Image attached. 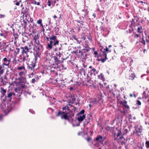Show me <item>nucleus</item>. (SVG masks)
Here are the masks:
<instances>
[{
    "instance_id": "1",
    "label": "nucleus",
    "mask_w": 149,
    "mask_h": 149,
    "mask_svg": "<svg viewBox=\"0 0 149 149\" xmlns=\"http://www.w3.org/2000/svg\"><path fill=\"white\" fill-rule=\"evenodd\" d=\"M102 51L100 54V56L101 58L99 59L98 61H101L102 63H104L108 58L107 57V54L109 52H111V50H109L106 47V48L102 50V49H100Z\"/></svg>"
},
{
    "instance_id": "2",
    "label": "nucleus",
    "mask_w": 149,
    "mask_h": 149,
    "mask_svg": "<svg viewBox=\"0 0 149 149\" xmlns=\"http://www.w3.org/2000/svg\"><path fill=\"white\" fill-rule=\"evenodd\" d=\"M78 116H79L77 119L74 118L73 121L72 123V125L73 127L79 126L80 123L86 117L85 115Z\"/></svg>"
},
{
    "instance_id": "3",
    "label": "nucleus",
    "mask_w": 149,
    "mask_h": 149,
    "mask_svg": "<svg viewBox=\"0 0 149 149\" xmlns=\"http://www.w3.org/2000/svg\"><path fill=\"white\" fill-rule=\"evenodd\" d=\"M68 113L64 111H59L58 112L57 114H56L57 116H61L62 119H64L65 120H67L68 121L72 124L74 118H68Z\"/></svg>"
},
{
    "instance_id": "4",
    "label": "nucleus",
    "mask_w": 149,
    "mask_h": 149,
    "mask_svg": "<svg viewBox=\"0 0 149 149\" xmlns=\"http://www.w3.org/2000/svg\"><path fill=\"white\" fill-rule=\"evenodd\" d=\"M25 84V82L24 81L21 80H20L19 82L16 84L17 87L15 89V91L17 92L22 90L23 91H24L26 87Z\"/></svg>"
},
{
    "instance_id": "5",
    "label": "nucleus",
    "mask_w": 149,
    "mask_h": 149,
    "mask_svg": "<svg viewBox=\"0 0 149 149\" xmlns=\"http://www.w3.org/2000/svg\"><path fill=\"white\" fill-rule=\"evenodd\" d=\"M54 61V63L53 64V66L54 68H56L58 67V65L62 63H63V61H61L59 60V58H58L55 56L53 57Z\"/></svg>"
},
{
    "instance_id": "6",
    "label": "nucleus",
    "mask_w": 149,
    "mask_h": 149,
    "mask_svg": "<svg viewBox=\"0 0 149 149\" xmlns=\"http://www.w3.org/2000/svg\"><path fill=\"white\" fill-rule=\"evenodd\" d=\"M90 49L89 48L86 47L82 49V51L83 54V59H86L88 57L87 55H88V52L90 51Z\"/></svg>"
},
{
    "instance_id": "7",
    "label": "nucleus",
    "mask_w": 149,
    "mask_h": 149,
    "mask_svg": "<svg viewBox=\"0 0 149 149\" xmlns=\"http://www.w3.org/2000/svg\"><path fill=\"white\" fill-rule=\"evenodd\" d=\"M21 101V99L20 98H18L14 102H12V104H11L10 106V108L11 109H13L15 107V105L16 104L19 105L20 104V102Z\"/></svg>"
},
{
    "instance_id": "8",
    "label": "nucleus",
    "mask_w": 149,
    "mask_h": 149,
    "mask_svg": "<svg viewBox=\"0 0 149 149\" xmlns=\"http://www.w3.org/2000/svg\"><path fill=\"white\" fill-rule=\"evenodd\" d=\"M11 60L10 58L8 57H5L2 60V65L8 66Z\"/></svg>"
},
{
    "instance_id": "9",
    "label": "nucleus",
    "mask_w": 149,
    "mask_h": 149,
    "mask_svg": "<svg viewBox=\"0 0 149 149\" xmlns=\"http://www.w3.org/2000/svg\"><path fill=\"white\" fill-rule=\"evenodd\" d=\"M20 48L22 49L21 53L22 54H28V53L29 52L30 49L27 46H26L23 47H20Z\"/></svg>"
},
{
    "instance_id": "10",
    "label": "nucleus",
    "mask_w": 149,
    "mask_h": 149,
    "mask_svg": "<svg viewBox=\"0 0 149 149\" xmlns=\"http://www.w3.org/2000/svg\"><path fill=\"white\" fill-rule=\"evenodd\" d=\"M36 65L35 63L32 62L30 64L28 65V69L29 70L34 71Z\"/></svg>"
},
{
    "instance_id": "11",
    "label": "nucleus",
    "mask_w": 149,
    "mask_h": 149,
    "mask_svg": "<svg viewBox=\"0 0 149 149\" xmlns=\"http://www.w3.org/2000/svg\"><path fill=\"white\" fill-rule=\"evenodd\" d=\"M73 53H74L77 56L78 58L81 57L83 59V54L82 50H79L78 51L77 50L74 51Z\"/></svg>"
},
{
    "instance_id": "12",
    "label": "nucleus",
    "mask_w": 149,
    "mask_h": 149,
    "mask_svg": "<svg viewBox=\"0 0 149 149\" xmlns=\"http://www.w3.org/2000/svg\"><path fill=\"white\" fill-rule=\"evenodd\" d=\"M95 140L98 143L102 144L103 143V142L104 140V138H103L102 136L99 135L97 136L96 137Z\"/></svg>"
},
{
    "instance_id": "13",
    "label": "nucleus",
    "mask_w": 149,
    "mask_h": 149,
    "mask_svg": "<svg viewBox=\"0 0 149 149\" xmlns=\"http://www.w3.org/2000/svg\"><path fill=\"white\" fill-rule=\"evenodd\" d=\"M13 95H14V94L12 93V92H10L9 93H8L7 95H6L5 96V100L6 101H9L10 102L12 99L11 97Z\"/></svg>"
},
{
    "instance_id": "14",
    "label": "nucleus",
    "mask_w": 149,
    "mask_h": 149,
    "mask_svg": "<svg viewBox=\"0 0 149 149\" xmlns=\"http://www.w3.org/2000/svg\"><path fill=\"white\" fill-rule=\"evenodd\" d=\"M40 44H35L33 49L35 50V53L37 52L39 53V45Z\"/></svg>"
},
{
    "instance_id": "15",
    "label": "nucleus",
    "mask_w": 149,
    "mask_h": 149,
    "mask_svg": "<svg viewBox=\"0 0 149 149\" xmlns=\"http://www.w3.org/2000/svg\"><path fill=\"white\" fill-rule=\"evenodd\" d=\"M96 69L95 68H93L89 72H88L87 75H91L92 74H94L95 75V73H96Z\"/></svg>"
},
{
    "instance_id": "16",
    "label": "nucleus",
    "mask_w": 149,
    "mask_h": 149,
    "mask_svg": "<svg viewBox=\"0 0 149 149\" xmlns=\"http://www.w3.org/2000/svg\"><path fill=\"white\" fill-rule=\"evenodd\" d=\"M22 55L23 56V57L22 59V60L24 62L28 60V57H29V55L28 54H22Z\"/></svg>"
},
{
    "instance_id": "17",
    "label": "nucleus",
    "mask_w": 149,
    "mask_h": 149,
    "mask_svg": "<svg viewBox=\"0 0 149 149\" xmlns=\"http://www.w3.org/2000/svg\"><path fill=\"white\" fill-rule=\"evenodd\" d=\"M34 58L33 59V61L32 62L36 63L38 58L39 57L38 53H37V52L35 53V52H34Z\"/></svg>"
},
{
    "instance_id": "18",
    "label": "nucleus",
    "mask_w": 149,
    "mask_h": 149,
    "mask_svg": "<svg viewBox=\"0 0 149 149\" xmlns=\"http://www.w3.org/2000/svg\"><path fill=\"white\" fill-rule=\"evenodd\" d=\"M0 91L2 93L1 97L4 96L6 95L5 93H6V90L4 89L3 87L0 88Z\"/></svg>"
},
{
    "instance_id": "19",
    "label": "nucleus",
    "mask_w": 149,
    "mask_h": 149,
    "mask_svg": "<svg viewBox=\"0 0 149 149\" xmlns=\"http://www.w3.org/2000/svg\"><path fill=\"white\" fill-rule=\"evenodd\" d=\"M17 47V45H16ZM21 49L20 47V48H18L17 47H16L15 48V50L14 51V54L15 56H16L19 53L20 51V49Z\"/></svg>"
},
{
    "instance_id": "20",
    "label": "nucleus",
    "mask_w": 149,
    "mask_h": 149,
    "mask_svg": "<svg viewBox=\"0 0 149 149\" xmlns=\"http://www.w3.org/2000/svg\"><path fill=\"white\" fill-rule=\"evenodd\" d=\"M127 101L126 100H124L123 102L121 101L120 102V104L122 105L125 107L127 109L129 108V106L127 104Z\"/></svg>"
},
{
    "instance_id": "21",
    "label": "nucleus",
    "mask_w": 149,
    "mask_h": 149,
    "mask_svg": "<svg viewBox=\"0 0 149 149\" xmlns=\"http://www.w3.org/2000/svg\"><path fill=\"white\" fill-rule=\"evenodd\" d=\"M71 95V97L70 96V97H71L70 100H69L70 101V102H71V104H72L74 102V101H75L76 99V97L73 95Z\"/></svg>"
},
{
    "instance_id": "22",
    "label": "nucleus",
    "mask_w": 149,
    "mask_h": 149,
    "mask_svg": "<svg viewBox=\"0 0 149 149\" xmlns=\"http://www.w3.org/2000/svg\"><path fill=\"white\" fill-rule=\"evenodd\" d=\"M91 117L90 116V115L88 116H87V118L88 119H87L86 120V121H85L84 123V125H87L90 122V119H91Z\"/></svg>"
},
{
    "instance_id": "23",
    "label": "nucleus",
    "mask_w": 149,
    "mask_h": 149,
    "mask_svg": "<svg viewBox=\"0 0 149 149\" xmlns=\"http://www.w3.org/2000/svg\"><path fill=\"white\" fill-rule=\"evenodd\" d=\"M139 42L141 43L143 46H145L146 44V41L144 39V37L143 36L141 38H140L139 39Z\"/></svg>"
},
{
    "instance_id": "24",
    "label": "nucleus",
    "mask_w": 149,
    "mask_h": 149,
    "mask_svg": "<svg viewBox=\"0 0 149 149\" xmlns=\"http://www.w3.org/2000/svg\"><path fill=\"white\" fill-rule=\"evenodd\" d=\"M38 35L36 36L35 35L33 38V40H34V42L36 44H40V42L37 40L38 39Z\"/></svg>"
},
{
    "instance_id": "25",
    "label": "nucleus",
    "mask_w": 149,
    "mask_h": 149,
    "mask_svg": "<svg viewBox=\"0 0 149 149\" xmlns=\"http://www.w3.org/2000/svg\"><path fill=\"white\" fill-rule=\"evenodd\" d=\"M28 9L26 7L25 8H22V13H23V15L26 14V13L28 12Z\"/></svg>"
},
{
    "instance_id": "26",
    "label": "nucleus",
    "mask_w": 149,
    "mask_h": 149,
    "mask_svg": "<svg viewBox=\"0 0 149 149\" xmlns=\"http://www.w3.org/2000/svg\"><path fill=\"white\" fill-rule=\"evenodd\" d=\"M55 99L54 98L51 97L50 99V104H54L55 102Z\"/></svg>"
},
{
    "instance_id": "27",
    "label": "nucleus",
    "mask_w": 149,
    "mask_h": 149,
    "mask_svg": "<svg viewBox=\"0 0 149 149\" xmlns=\"http://www.w3.org/2000/svg\"><path fill=\"white\" fill-rule=\"evenodd\" d=\"M58 52H61V50H62V45L61 44H60L58 45L57 47Z\"/></svg>"
},
{
    "instance_id": "28",
    "label": "nucleus",
    "mask_w": 149,
    "mask_h": 149,
    "mask_svg": "<svg viewBox=\"0 0 149 149\" xmlns=\"http://www.w3.org/2000/svg\"><path fill=\"white\" fill-rule=\"evenodd\" d=\"M24 93L25 94H28L29 95H31V92L30 91H29V89L27 88H24Z\"/></svg>"
},
{
    "instance_id": "29",
    "label": "nucleus",
    "mask_w": 149,
    "mask_h": 149,
    "mask_svg": "<svg viewBox=\"0 0 149 149\" xmlns=\"http://www.w3.org/2000/svg\"><path fill=\"white\" fill-rule=\"evenodd\" d=\"M74 116V114L72 112H70L68 114V118H73Z\"/></svg>"
},
{
    "instance_id": "30",
    "label": "nucleus",
    "mask_w": 149,
    "mask_h": 149,
    "mask_svg": "<svg viewBox=\"0 0 149 149\" xmlns=\"http://www.w3.org/2000/svg\"><path fill=\"white\" fill-rule=\"evenodd\" d=\"M143 30L142 27L141 26H139L137 28V32L139 33H141L142 32Z\"/></svg>"
},
{
    "instance_id": "31",
    "label": "nucleus",
    "mask_w": 149,
    "mask_h": 149,
    "mask_svg": "<svg viewBox=\"0 0 149 149\" xmlns=\"http://www.w3.org/2000/svg\"><path fill=\"white\" fill-rule=\"evenodd\" d=\"M56 38L57 37L56 36L54 35H52L51 37L49 38V40L55 41L57 40Z\"/></svg>"
},
{
    "instance_id": "32",
    "label": "nucleus",
    "mask_w": 149,
    "mask_h": 149,
    "mask_svg": "<svg viewBox=\"0 0 149 149\" xmlns=\"http://www.w3.org/2000/svg\"><path fill=\"white\" fill-rule=\"evenodd\" d=\"M63 111L65 110V112H66L67 111H69L70 109L68 106H65L63 108Z\"/></svg>"
},
{
    "instance_id": "33",
    "label": "nucleus",
    "mask_w": 149,
    "mask_h": 149,
    "mask_svg": "<svg viewBox=\"0 0 149 149\" xmlns=\"http://www.w3.org/2000/svg\"><path fill=\"white\" fill-rule=\"evenodd\" d=\"M82 13L84 16L88 14V12L86 10H82Z\"/></svg>"
},
{
    "instance_id": "34",
    "label": "nucleus",
    "mask_w": 149,
    "mask_h": 149,
    "mask_svg": "<svg viewBox=\"0 0 149 149\" xmlns=\"http://www.w3.org/2000/svg\"><path fill=\"white\" fill-rule=\"evenodd\" d=\"M56 56H55L56 57L58 58H60L61 56V52H58L56 53Z\"/></svg>"
},
{
    "instance_id": "35",
    "label": "nucleus",
    "mask_w": 149,
    "mask_h": 149,
    "mask_svg": "<svg viewBox=\"0 0 149 149\" xmlns=\"http://www.w3.org/2000/svg\"><path fill=\"white\" fill-rule=\"evenodd\" d=\"M135 75L134 74H131L129 76V79L133 80L135 77Z\"/></svg>"
},
{
    "instance_id": "36",
    "label": "nucleus",
    "mask_w": 149,
    "mask_h": 149,
    "mask_svg": "<svg viewBox=\"0 0 149 149\" xmlns=\"http://www.w3.org/2000/svg\"><path fill=\"white\" fill-rule=\"evenodd\" d=\"M148 96V95L146 94L145 91H144L143 94V98L145 99H146Z\"/></svg>"
},
{
    "instance_id": "37",
    "label": "nucleus",
    "mask_w": 149,
    "mask_h": 149,
    "mask_svg": "<svg viewBox=\"0 0 149 149\" xmlns=\"http://www.w3.org/2000/svg\"><path fill=\"white\" fill-rule=\"evenodd\" d=\"M59 44V41L58 40H57L55 41H54L53 45V46H56L57 45H58Z\"/></svg>"
},
{
    "instance_id": "38",
    "label": "nucleus",
    "mask_w": 149,
    "mask_h": 149,
    "mask_svg": "<svg viewBox=\"0 0 149 149\" xmlns=\"http://www.w3.org/2000/svg\"><path fill=\"white\" fill-rule=\"evenodd\" d=\"M85 112V110L84 109L82 110L78 114V115H84Z\"/></svg>"
},
{
    "instance_id": "39",
    "label": "nucleus",
    "mask_w": 149,
    "mask_h": 149,
    "mask_svg": "<svg viewBox=\"0 0 149 149\" xmlns=\"http://www.w3.org/2000/svg\"><path fill=\"white\" fill-rule=\"evenodd\" d=\"M47 48H48L49 50H51L52 48V45L49 44H48L47 47Z\"/></svg>"
},
{
    "instance_id": "40",
    "label": "nucleus",
    "mask_w": 149,
    "mask_h": 149,
    "mask_svg": "<svg viewBox=\"0 0 149 149\" xmlns=\"http://www.w3.org/2000/svg\"><path fill=\"white\" fill-rule=\"evenodd\" d=\"M17 70H21L22 69H24V70H25V68L24 66H22L18 67L17 68Z\"/></svg>"
},
{
    "instance_id": "41",
    "label": "nucleus",
    "mask_w": 149,
    "mask_h": 149,
    "mask_svg": "<svg viewBox=\"0 0 149 149\" xmlns=\"http://www.w3.org/2000/svg\"><path fill=\"white\" fill-rule=\"evenodd\" d=\"M98 77L100 79L103 80L104 79V78L103 75L102 74H101L100 75H99L98 76Z\"/></svg>"
},
{
    "instance_id": "42",
    "label": "nucleus",
    "mask_w": 149,
    "mask_h": 149,
    "mask_svg": "<svg viewBox=\"0 0 149 149\" xmlns=\"http://www.w3.org/2000/svg\"><path fill=\"white\" fill-rule=\"evenodd\" d=\"M134 38L136 39L139 37H140V34H135L134 36Z\"/></svg>"
},
{
    "instance_id": "43",
    "label": "nucleus",
    "mask_w": 149,
    "mask_h": 149,
    "mask_svg": "<svg viewBox=\"0 0 149 149\" xmlns=\"http://www.w3.org/2000/svg\"><path fill=\"white\" fill-rule=\"evenodd\" d=\"M47 112L49 113H51L52 112V109H51L50 108H49L47 109Z\"/></svg>"
},
{
    "instance_id": "44",
    "label": "nucleus",
    "mask_w": 149,
    "mask_h": 149,
    "mask_svg": "<svg viewBox=\"0 0 149 149\" xmlns=\"http://www.w3.org/2000/svg\"><path fill=\"white\" fill-rule=\"evenodd\" d=\"M146 145L147 148H149V141H147L146 142Z\"/></svg>"
},
{
    "instance_id": "45",
    "label": "nucleus",
    "mask_w": 149,
    "mask_h": 149,
    "mask_svg": "<svg viewBox=\"0 0 149 149\" xmlns=\"http://www.w3.org/2000/svg\"><path fill=\"white\" fill-rule=\"evenodd\" d=\"M135 21V19H132V20L131 21V22L132 23L131 24L130 26V27H131L132 25H133V26H134V24H133V23H135V22H134Z\"/></svg>"
},
{
    "instance_id": "46",
    "label": "nucleus",
    "mask_w": 149,
    "mask_h": 149,
    "mask_svg": "<svg viewBox=\"0 0 149 149\" xmlns=\"http://www.w3.org/2000/svg\"><path fill=\"white\" fill-rule=\"evenodd\" d=\"M112 129V128L110 127L109 126H107L106 129L108 131Z\"/></svg>"
},
{
    "instance_id": "47",
    "label": "nucleus",
    "mask_w": 149,
    "mask_h": 149,
    "mask_svg": "<svg viewBox=\"0 0 149 149\" xmlns=\"http://www.w3.org/2000/svg\"><path fill=\"white\" fill-rule=\"evenodd\" d=\"M37 23L39 24L42 23V20L41 19H39L37 21Z\"/></svg>"
},
{
    "instance_id": "48",
    "label": "nucleus",
    "mask_w": 149,
    "mask_h": 149,
    "mask_svg": "<svg viewBox=\"0 0 149 149\" xmlns=\"http://www.w3.org/2000/svg\"><path fill=\"white\" fill-rule=\"evenodd\" d=\"M72 36V38L75 40L77 38L75 35H73L72 34V36Z\"/></svg>"
},
{
    "instance_id": "49",
    "label": "nucleus",
    "mask_w": 149,
    "mask_h": 149,
    "mask_svg": "<svg viewBox=\"0 0 149 149\" xmlns=\"http://www.w3.org/2000/svg\"><path fill=\"white\" fill-rule=\"evenodd\" d=\"M82 17L83 18V19H81V17H80L81 18V21H80V20H77V22H78V23H80L81 22H84V21L83 20V19H84V17L83 16H82Z\"/></svg>"
},
{
    "instance_id": "50",
    "label": "nucleus",
    "mask_w": 149,
    "mask_h": 149,
    "mask_svg": "<svg viewBox=\"0 0 149 149\" xmlns=\"http://www.w3.org/2000/svg\"><path fill=\"white\" fill-rule=\"evenodd\" d=\"M75 40L76 41V42L77 43L80 44L81 42V40H78L77 38Z\"/></svg>"
},
{
    "instance_id": "51",
    "label": "nucleus",
    "mask_w": 149,
    "mask_h": 149,
    "mask_svg": "<svg viewBox=\"0 0 149 149\" xmlns=\"http://www.w3.org/2000/svg\"><path fill=\"white\" fill-rule=\"evenodd\" d=\"M100 29H101L103 31H105L106 29L105 28H104L102 26H101L100 27Z\"/></svg>"
},
{
    "instance_id": "52",
    "label": "nucleus",
    "mask_w": 149,
    "mask_h": 149,
    "mask_svg": "<svg viewBox=\"0 0 149 149\" xmlns=\"http://www.w3.org/2000/svg\"><path fill=\"white\" fill-rule=\"evenodd\" d=\"M47 4L48 6H51L50 1V0H48Z\"/></svg>"
},
{
    "instance_id": "53",
    "label": "nucleus",
    "mask_w": 149,
    "mask_h": 149,
    "mask_svg": "<svg viewBox=\"0 0 149 149\" xmlns=\"http://www.w3.org/2000/svg\"><path fill=\"white\" fill-rule=\"evenodd\" d=\"M36 80L35 79H33L31 81V83H34L35 82H36Z\"/></svg>"
},
{
    "instance_id": "54",
    "label": "nucleus",
    "mask_w": 149,
    "mask_h": 149,
    "mask_svg": "<svg viewBox=\"0 0 149 149\" xmlns=\"http://www.w3.org/2000/svg\"><path fill=\"white\" fill-rule=\"evenodd\" d=\"M29 111L32 114H34L35 113L34 111L33 110L31 109L29 110Z\"/></svg>"
},
{
    "instance_id": "55",
    "label": "nucleus",
    "mask_w": 149,
    "mask_h": 149,
    "mask_svg": "<svg viewBox=\"0 0 149 149\" xmlns=\"http://www.w3.org/2000/svg\"><path fill=\"white\" fill-rule=\"evenodd\" d=\"M137 104L139 105H141V102L139 100H138L137 101Z\"/></svg>"
},
{
    "instance_id": "56",
    "label": "nucleus",
    "mask_w": 149,
    "mask_h": 149,
    "mask_svg": "<svg viewBox=\"0 0 149 149\" xmlns=\"http://www.w3.org/2000/svg\"><path fill=\"white\" fill-rule=\"evenodd\" d=\"M3 116L2 115H0V121H1L3 120Z\"/></svg>"
},
{
    "instance_id": "57",
    "label": "nucleus",
    "mask_w": 149,
    "mask_h": 149,
    "mask_svg": "<svg viewBox=\"0 0 149 149\" xmlns=\"http://www.w3.org/2000/svg\"><path fill=\"white\" fill-rule=\"evenodd\" d=\"M121 134V131H119L118 132V134L117 135V137H118Z\"/></svg>"
},
{
    "instance_id": "58",
    "label": "nucleus",
    "mask_w": 149,
    "mask_h": 149,
    "mask_svg": "<svg viewBox=\"0 0 149 149\" xmlns=\"http://www.w3.org/2000/svg\"><path fill=\"white\" fill-rule=\"evenodd\" d=\"M3 70H0V76L3 74Z\"/></svg>"
},
{
    "instance_id": "59",
    "label": "nucleus",
    "mask_w": 149,
    "mask_h": 149,
    "mask_svg": "<svg viewBox=\"0 0 149 149\" xmlns=\"http://www.w3.org/2000/svg\"><path fill=\"white\" fill-rule=\"evenodd\" d=\"M7 34L6 33H4V36H3V37H4V38H7Z\"/></svg>"
},
{
    "instance_id": "60",
    "label": "nucleus",
    "mask_w": 149,
    "mask_h": 149,
    "mask_svg": "<svg viewBox=\"0 0 149 149\" xmlns=\"http://www.w3.org/2000/svg\"><path fill=\"white\" fill-rule=\"evenodd\" d=\"M91 139V138L90 137H88L87 138V140L88 141H90Z\"/></svg>"
},
{
    "instance_id": "61",
    "label": "nucleus",
    "mask_w": 149,
    "mask_h": 149,
    "mask_svg": "<svg viewBox=\"0 0 149 149\" xmlns=\"http://www.w3.org/2000/svg\"><path fill=\"white\" fill-rule=\"evenodd\" d=\"M99 84L100 85V87L101 88H102L103 87V85L102 84H101L100 83H99Z\"/></svg>"
},
{
    "instance_id": "62",
    "label": "nucleus",
    "mask_w": 149,
    "mask_h": 149,
    "mask_svg": "<svg viewBox=\"0 0 149 149\" xmlns=\"http://www.w3.org/2000/svg\"><path fill=\"white\" fill-rule=\"evenodd\" d=\"M53 42H54V41H50V43H49V44H51V45H53Z\"/></svg>"
},
{
    "instance_id": "63",
    "label": "nucleus",
    "mask_w": 149,
    "mask_h": 149,
    "mask_svg": "<svg viewBox=\"0 0 149 149\" xmlns=\"http://www.w3.org/2000/svg\"><path fill=\"white\" fill-rule=\"evenodd\" d=\"M5 15H0V18H1L2 17H4Z\"/></svg>"
},
{
    "instance_id": "64",
    "label": "nucleus",
    "mask_w": 149,
    "mask_h": 149,
    "mask_svg": "<svg viewBox=\"0 0 149 149\" xmlns=\"http://www.w3.org/2000/svg\"><path fill=\"white\" fill-rule=\"evenodd\" d=\"M15 5L17 6H19V3L18 2H17L16 3Z\"/></svg>"
}]
</instances>
